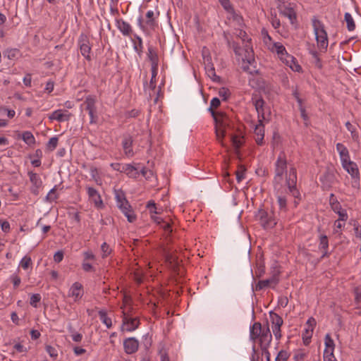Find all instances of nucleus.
<instances>
[{
	"label": "nucleus",
	"mask_w": 361,
	"mask_h": 361,
	"mask_svg": "<svg viewBox=\"0 0 361 361\" xmlns=\"http://www.w3.org/2000/svg\"><path fill=\"white\" fill-rule=\"evenodd\" d=\"M319 180L322 183V187L324 188H331L332 185L337 182L335 170L328 168L320 176Z\"/></svg>",
	"instance_id": "obj_11"
},
{
	"label": "nucleus",
	"mask_w": 361,
	"mask_h": 361,
	"mask_svg": "<svg viewBox=\"0 0 361 361\" xmlns=\"http://www.w3.org/2000/svg\"><path fill=\"white\" fill-rule=\"evenodd\" d=\"M341 164L343 168L353 178H360L359 169L357 165L355 162L349 159L345 163H341Z\"/></svg>",
	"instance_id": "obj_20"
},
{
	"label": "nucleus",
	"mask_w": 361,
	"mask_h": 361,
	"mask_svg": "<svg viewBox=\"0 0 361 361\" xmlns=\"http://www.w3.org/2000/svg\"><path fill=\"white\" fill-rule=\"evenodd\" d=\"M319 250L322 251V258L328 257L330 255L329 252V239L325 234L319 235Z\"/></svg>",
	"instance_id": "obj_25"
},
{
	"label": "nucleus",
	"mask_w": 361,
	"mask_h": 361,
	"mask_svg": "<svg viewBox=\"0 0 361 361\" xmlns=\"http://www.w3.org/2000/svg\"><path fill=\"white\" fill-rule=\"evenodd\" d=\"M152 219L154 222H156L157 224L160 225V226L167 233H171L172 228L169 222L164 221L163 219H161L159 217L154 218L152 216Z\"/></svg>",
	"instance_id": "obj_36"
},
{
	"label": "nucleus",
	"mask_w": 361,
	"mask_h": 361,
	"mask_svg": "<svg viewBox=\"0 0 361 361\" xmlns=\"http://www.w3.org/2000/svg\"><path fill=\"white\" fill-rule=\"evenodd\" d=\"M263 121L261 119H258L259 123L255 126L254 130L255 134V140L257 145H262L263 144L264 137V127L263 125Z\"/></svg>",
	"instance_id": "obj_23"
},
{
	"label": "nucleus",
	"mask_w": 361,
	"mask_h": 361,
	"mask_svg": "<svg viewBox=\"0 0 361 361\" xmlns=\"http://www.w3.org/2000/svg\"><path fill=\"white\" fill-rule=\"evenodd\" d=\"M140 114V111L138 109H132L126 112L125 116L126 118H136Z\"/></svg>",
	"instance_id": "obj_57"
},
{
	"label": "nucleus",
	"mask_w": 361,
	"mask_h": 361,
	"mask_svg": "<svg viewBox=\"0 0 361 361\" xmlns=\"http://www.w3.org/2000/svg\"><path fill=\"white\" fill-rule=\"evenodd\" d=\"M116 26L123 36L130 37L133 34L130 24L122 18L116 19Z\"/></svg>",
	"instance_id": "obj_19"
},
{
	"label": "nucleus",
	"mask_w": 361,
	"mask_h": 361,
	"mask_svg": "<svg viewBox=\"0 0 361 361\" xmlns=\"http://www.w3.org/2000/svg\"><path fill=\"white\" fill-rule=\"evenodd\" d=\"M324 344L326 348L324 350H328L331 351H334L335 348V344L334 340L331 338L329 334H326L324 338Z\"/></svg>",
	"instance_id": "obj_45"
},
{
	"label": "nucleus",
	"mask_w": 361,
	"mask_h": 361,
	"mask_svg": "<svg viewBox=\"0 0 361 361\" xmlns=\"http://www.w3.org/2000/svg\"><path fill=\"white\" fill-rule=\"evenodd\" d=\"M22 139L28 145H32L35 143V138L30 131H24L22 133Z\"/></svg>",
	"instance_id": "obj_37"
},
{
	"label": "nucleus",
	"mask_w": 361,
	"mask_h": 361,
	"mask_svg": "<svg viewBox=\"0 0 361 361\" xmlns=\"http://www.w3.org/2000/svg\"><path fill=\"white\" fill-rule=\"evenodd\" d=\"M101 252L102 257L104 259L111 255V253L112 252V249L106 242H104L101 245Z\"/></svg>",
	"instance_id": "obj_47"
},
{
	"label": "nucleus",
	"mask_w": 361,
	"mask_h": 361,
	"mask_svg": "<svg viewBox=\"0 0 361 361\" xmlns=\"http://www.w3.org/2000/svg\"><path fill=\"white\" fill-rule=\"evenodd\" d=\"M147 55L151 65H159V59L158 53L156 48L152 45L148 44Z\"/></svg>",
	"instance_id": "obj_28"
},
{
	"label": "nucleus",
	"mask_w": 361,
	"mask_h": 361,
	"mask_svg": "<svg viewBox=\"0 0 361 361\" xmlns=\"http://www.w3.org/2000/svg\"><path fill=\"white\" fill-rule=\"evenodd\" d=\"M252 103L255 107V109L257 112L258 119L264 120V101L262 97H252Z\"/></svg>",
	"instance_id": "obj_24"
},
{
	"label": "nucleus",
	"mask_w": 361,
	"mask_h": 361,
	"mask_svg": "<svg viewBox=\"0 0 361 361\" xmlns=\"http://www.w3.org/2000/svg\"><path fill=\"white\" fill-rule=\"evenodd\" d=\"M345 227V222L340 221V220H336L334 224V229L333 233L337 234L341 236L342 233V229Z\"/></svg>",
	"instance_id": "obj_39"
},
{
	"label": "nucleus",
	"mask_w": 361,
	"mask_h": 361,
	"mask_svg": "<svg viewBox=\"0 0 361 361\" xmlns=\"http://www.w3.org/2000/svg\"><path fill=\"white\" fill-rule=\"evenodd\" d=\"M271 50L276 52L281 60L288 54L281 42H274Z\"/></svg>",
	"instance_id": "obj_31"
},
{
	"label": "nucleus",
	"mask_w": 361,
	"mask_h": 361,
	"mask_svg": "<svg viewBox=\"0 0 361 361\" xmlns=\"http://www.w3.org/2000/svg\"><path fill=\"white\" fill-rule=\"evenodd\" d=\"M54 82L51 80H49L46 83L44 92H47L48 94H50L54 90Z\"/></svg>",
	"instance_id": "obj_63"
},
{
	"label": "nucleus",
	"mask_w": 361,
	"mask_h": 361,
	"mask_svg": "<svg viewBox=\"0 0 361 361\" xmlns=\"http://www.w3.org/2000/svg\"><path fill=\"white\" fill-rule=\"evenodd\" d=\"M71 117V114L69 113L67 110L64 109H57L53 111L49 116V118L51 121L56 120L59 122H64L70 120Z\"/></svg>",
	"instance_id": "obj_17"
},
{
	"label": "nucleus",
	"mask_w": 361,
	"mask_h": 361,
	"mask_svg": "<svg viewBox=\"0 0 361 361\" xmlns=\"http://www.w3.org/2000/svg\"><path fill=\"white\" fill-rule=\"evenodd\" d=\"M344 20L346 23L347 29L348 31H354L356 25L354 19L350 13H345L344 15Z\"/></svg>",
	"instance_id": "obj_34"
},
{
	"label": "nucleus",
	"mask_w": 361,
	"mask_h": 361,
	"mask_svg": "<svg viewBox=\"0 0 361 361\" xmlns=\"http://www.w3.org/2000/svg\"><path fill=\"white\" fill-rule=\"evenodd\" d=\"M231 139L233 146L236 149L240 148L243 143V137H242V136L231 135Z\"/></svg>",
	"instance_id": "obj_48"
},
{
	"label": "nucleus",
	"mask_w": 361,
	"mask_h": 361,
	"mask_svg": "<svg viewBox=\"0 0 361 361\" xmlns=\"http://www.w3.org/2000/svg\"><path fill=\"white\" fill-rule=\"evenodd\" d=\"M10 279L13 284L14 288H16L20 284L21 279L16 274H12L10 277Z\"/></svg>",
	"instance_id": "obj_59"
},
{
	"label": "nucleus",
	"mask_w": 361,
	"mask_h": 361,
	"mask_svg": "<svg viewBox=\"0 0 361 361\" xmlns=\"http://www.w3.org/2000/svg\"><path fill=\"white\" fill-rule=\"evenodd\" d=\"M269 318L271 327L281 326L283 324L282 317L274 311L269 312Z\"/></svg>",
	"instance_id": "obj_32"
},
{
	"label": "nucleus",
	"mask_w": 361,
	"mask_h": 361,
	"mask_svg": "<svg viewBox=\"0 0 361 361\" xmlns=\"http://www.w3.org/2000/svg\"><path fill=\"white\" fill-rule=\"evenodd\" d=\"M221 102L219 98L214 97L210 102V107L209 110L215 121V132L216 138L219 142H221L223 137L226 135V128L229 125V119L228 116L223 112L216 113L213 109H216L219 106Z\"/></svg>",
	"instance_id": "obj_2"
},
{
	"label": "nucleus",
	"mask_w": 361,
	"mask_h": 361,
	"mask_svg": "<svg viewBox=\"0 0 361 361\" xmlns=\"http://www.w3.org/2000/svg\"><path fill=\"white\" fill-rule=\"evenodd\" d=\"M280 274V269L276 265L271 267L270 271L271 276L269 279L272 281L274 286H276L279 282Z\"/></svg>",
	"instance_id": "obj_33"
},
{
	"label": "nucleus",
	"mask_w": 361,
	"mask_h": 361,
	"mask_svg": "<svg viewBox=\"0 0 361 361\" xmlns=\"http://www.w3.org/2000/svg\"><path fill=\"white\" fill-rule=\"evenodd\" d=\"M313 330L314 329H305V332L302 334V338L305 345H307L310 342V338L312 336Z\"/></svg>",
	"instance_id": "obj_49"
},
{
	"label": "nucleus",
	"mask_w": 361,
	"mask_h": 361,
	"mask_svg": "<svg viewBox=\"0 0 361 361\" xmlns=\"http://www.w3.org/2000/svg\"><path fill=\"white\" fill-rule=\"evenodd\" d=\"M57 185H55L52 189L49 190L47 195L46 196V200L51 202L56 201L59 198V195L56 193Z\"/></svg>",
	"instance_id": "obj_43"
},
{
	"label": "nucleus",
	"mask_w": 361,
	"mask_h": 361,
	"mask_svg": "<svg viewBox=\"0 0 361 361\" xmlns=\"http://www.w3.org/2000/svg\"><path fill=\"white\" fill-rule=\"evenodd\" d=\"M297 171L295 167H290L288 176H286V184L289 193L295 198H300V193L296 187Z\"/></svg>",
	"instance_id": "obj_7"
},
{
	"label": "nucleus",
	"mask_w": 361,
	"mask_h": 361,
	"mask_svg": "<svg viewBox=\"0 0 361 361\" xmlns=\"http://www.w3.org/2000/svg\"><path fill=\"white\" fill-rule=\"evenodd\" d=\"M221 6L225 10L226 13L230 14L234 20H238L239 16L236 13L233 6L231 3L230 0H218Z\"/></svg>",
	"instance_id": "obj_27"
},
{
	"label": "nucleus",
	"mask_w": 361,
	"mask_h": 361,
	"mask_svg": "<svg viewBox=\"0 0 361 361\" xmlns=\"http://www.w3.org/2000/svg\"><path fill=\"white\" fill-rule=\"evenodd\" d=\"M250 338L253 342H258L262 350V355H264L267 361H271V355L269 348L272 341V334L270 331L269 323L262 326L260 322H255L250 327Z\"/></svg>",
	"instance_id": "obj_1"
},
{
	"label": "nucleus",
	"mask_w": 361,
	"mask_h": 361,
	"mask_svg": "<svg viewBox=\"0 0 361 361\" xmlns=\"http://www.w3.org/2000/svg\"><path fill=\"white\" fill-rule=\"evenodd\" d=\"M324 361H337L334 355V351L329 350V349L324 350Z\"/></svg>",
	"instance_id": "obj_53"
},
{
	"label": "nucleus",
	"mask_w": 361,
	"mask_h": 361,
	"mask_svg": "<svg viewBox=\"0 0 361 361\" xmlns=\"http://www.w3.org/2000/svg\"><path fill=\"white\" fill-rule=\"evenodd\" d=\"M337 214L338 215V219L337 220H340V221L345 222L348 219V215L345 209L341 210L338 212Z\"/></svg>",
	"instance_id": "obj_62"
},
{
	"label": "nucleus",
	"mask_w": 361,
	"mask_h": 361,
	"mask_svg": "<svg viewBox=\"0 0 361 361\" xmlns=\"http://www.w3.org/2000/svg\"><path fill=\"white\" fill-rule=\"evenodd\" d=\"M27 174L30 182L32 184V192L35 195H38L39 189L42 186V180L40 176L32 171H29Z\"/></svg>",
	"instance_id": "obj_18"
},
{
	"label": "nucleus",
	"mask_w": 361,
	"mask_h": 361,
	"mask_svg": "<svg viewBox=\"0 0 361 361\" xmlns=\"http://www.w3.org/2000/svg\"><path fill=\"white\" fill-rule=\"evenodd\" d=\"M355 294V300L357 303H361V284L354 290Z\"/></svg>",
	"instance_id": "obj_64"
},
{
	"label": "nucleus",
	"mask_w": 361,
	"mask_h": 361,
	"mask_svg": "<svg viewBox=\"0 0 361 361\" xmlns=\"http://www.w3.org/2000/svg\"><path fill=\"white\" fill-rule=\"evenodd\" d=\"M142 174L147 180H149L153 176V171L146 167L140 169V174Z\"/></svg>",
	"instance_id": "obj_54"
},
{
	"label": "nucleus",
	"mask_w": 361,
	"mask_h": 361,
	"mask_svg": "<svg viewBox=\"0 0 361 361\" xmlns=\"http://www.w3.org/2000/svg\"><path fill=\"white\" fill-rule=\"evenodd\" d=\"M249 85L256 89H261L264 87V82L262 78H252L249 79Z\"/></svg>",
	"instance_id": "obj_38"
},
{
	"label": "nucleus",
	"mask_w": 361,
	"mask_h": 361,
	"mask_svg": "<svg viewBox=\"0 0 361 361\" xmlns=\"http://www.w3.org/2000/svg\"><path fill=\"white\" fill-rule=\"evenodd\" d=\"M287 171V161L284 152H281L275 163L274 182L279 184L285 172Z\"/></svg>",
	"instance_id": "obj_8"
},
{
	"label": "nucleus",
	"mask_w": 361,
	"mask_h": 361,
	"mask_svg": "<svg viewBox=\"0 0 361 361\" xmlns=\"http://www.w3.org/2000/svg\"><path fill=\"white\" fill-rule=\"evenodd\" d=\"M18 52L19 51L17 49H9L6 50L5 54L9 59H13L17 56Z\"/></svg>",
	"instance_id": "obj_58"
},
{
	"label": "nucleus",
	"mask_w": 361,
	"mask_h": 361,
	"mask_svg": "<svg viewBox=\"0 0 361 361\" xmlns=\"http://www.w3.org/2000/svg\"><path fill=\"white\" fill-rule=\"evenodd\" d=\"M232 47L235 55L241 57L243 71L251 75L257 73L258 71L255 69V67L253 68L250 67L255 63L252 48L247 44H246L245 48H241L235 42L232 44Z\"/></svg>",
	"instance_id": "obj_3"
},
{
	"label": "nucleus",
	"mask_w": 361,
	"mask_h": 361,
	"mask_svg": "<svg viewBox=\"0 0 361 361\" xmlns=\"http://www.w3.org/2000/svg\"><path fill=\"white\" fill-rule=\"evenodd\" d=\"M86 189L89 200L94 204L96 208L102 209L104 205L97 190L90 186H87Z\"/></svg>",
	"instance_id": "obj_12"
},
{
	"label": "nucleus",
	"mask_w": 361,
	"mask_h": 361,
	"mask_svg": "<svg viewBox=\"0 0 361 361\" xmlns=\"http://www.w3.org/2000/svg\"><path fill=\"white\" fill-rule=\"evenodd\" d=\"M336 150L339 154L341 163H345L350 159V154L347 147L342 143L336 144Z\"/></svg>",
	"instance_id": "obj_29"
},
{
	"label": "nucleus",
	"mask_w": 361,
	"mask_h": 361,
	"mask_svg": "<svg viewBox=\"0 0 361 361\" xmlns=\"http://www.w3.org/2000/svg\"><path fill=\"white\" fill-rule=\"evenodd\" d=\"M32 265V259L30 257L25 256L20 262V266L24 269H27Z\"/></svg>",
	"instance_id": "obj_51"
},
{
	"label": "nucleus",
	"mask_w": 361,
	"mask_h": 361,
	"mask_svg": "<svg viewBox=\"0 0 361 361\" xmlns=\"http://www.w3.org/2000/svg\"><path fill=\"white\" fill-rule=\"evenodd\" d=\"M272 281L269 279L265 280H260L257 282L255 286V290H261L268 286H272Z\"/></svg>",
	"instance_id": "obj_44"
},
{
	"label": "nucleus",
	"mask_w": 361,
	"mask_h": 361,
	"mask_svg": "<svg viewBox=\"0 0 361 361\" xmlns=\"http://www.w3.org/2000/svg\"><path fill=\"white\" fill-rule=\"evenodd\" d=\"M82 268L85 272L94 271V267L88 262H85V260L82 261Z\"/></svg>",
	"instance_id": "obj_60"
},
{
	"label": "nucleus",
	"mask_w": 361,
	"mask_h": 361,
	"mask_svg": "<svg viewBox=\"0 0 361 361\" xmlns=\"http://www.w3.org/2000/svg\"><path fill=\"white\" fill-rule=\"evenodd\" d=\"M312 24L318 48L321 50L326 51L329 41L324 23L317 17L314 16L312 19Z\"/></svg>",
	"instance_id": "obj_4"
},
{
	"label": "nucleus",
	"mask_w": 361,
	"mask_h": 361,
	"mask_svg": "<svg viewBox=\"0 0 361 361\" xmlns=\"http://www.w3.org/2000/svg\"><path fill=\"white\" fill-rule=\"evenodd\" d=\"M146 207L149 209V212L151 214V218L152 219V216L154 218H156L157 216H154V214H160V211L157 210V208L156 207V203L153 200H150L147 202Z\"/></svg>",
	"instance_id": "obj_41"
},
{
	"label": "nucleus",
	"mask_w": 361,
	"mask_h": 361,
	"mask_svg": "<svg viewBox=\"0 0 361 361\" xmlns=\"http://www.w3.org/2000/svg\"><path fill=\"white\" fill-rule=\"evenodd\" d=\"M40 300H41V295L39 293H35V294H32L30 297V304L32 307H37V304L40 302Z\"/></svg>",
	"instance_id": "obj_55"
},
{
	"label": "nucleus",
	"mask_w": 361,
	"mask_h": 361,
	"mask_svg": "<svg viewBox=\"0 0 361 361\" xmlns=\"http://www.w3.org/2000/svg\"><path fill=\"white\" fill-rule=\"evenodd\" d=\"M98 314L101 322L106 325V328L110 329L112 326V321L111 319L107 316L106 312L100 310Z\"/></svg>",
	"instance_id": "obj_35"
},
{
	"label": "nucleus",
	"mask_w": 361,
	"mask_h": 361,
	"mask_svg": "<svg viewBox=\"0 0 361 361\" xmlns=\"http://www.w3.org/2000/svg\"><path fill=\"white\" fill-rule=\"evenodd\" d=\"M282 13L290 20L291 23H293V21L296 19L295 13L292 8H286L282 11Z\"/></svg>",
	"instance_id": "obj_46"
},
{
	"label": "nucleus",
	"mask_w": 361,
	"mask_h": 361,
	"mask_svg": "<svg viewBox=\"0 0 361 361\" xmlns=\"http://www.w3.org/2000/svg\"><path fill=\"white\" fill-rule=\"evenodd\" d=\"M277 202L279 204V208L281 211H286L287 208V200L285 195L279 194L277 192Z\"/></svg>",
	"instance_id": "obj_40"
},
{
	"label": "nucleus",
	"mask_w": 361,
	"mask_h": 361,
	"mask_svg": "<svg viewBox=\"0 0 361 361\" xmlns=\"http://www.w3.org/2000/svg\"><path fill=\"white\" fill-rule=\"evenodd\" d=\"M281 61L286 66H289L292 71L298 73L302 71V67L298 64L297 59L293 56L288 54Z\"/></svg>",
	"instance_id": "obj_22"
},
{
	"label": "nucleus",
	"mask_w": 361,
	"mask_h": 361,
	"mask_svg": "<svg viewBox=\"0 0 361 361\" xmlns=\"http://www.w3.org/2000/svg\"><path fill=\"white\" fill-rule=\"evenodd\" d=\"M46 351L49 355V356L54 359H56L58 357L57 350L51 345H47Z\"/></svg>",
	"instance_id": "obj_56"
},
{
	"label": "nucleus",
	"mask_w": 361,
	"mask_h": 361,
	"mask_svg": "<svg viewBox=\"0 0 361 361\" xmlns=\"http://www.w3.org/2000/svg\"><path fill=\"white\" fill-rule=\"evenodd\" d=\"M134 38L135 40L132 39L133 49L139 56H141L143 53L142 39L136 34H134Z\"/></svg>",
	"instance_id": "obj_30"
},
{
	"label": "nucleus",
	"mask_w": 361,
	"mask_h": 361,
	"mask_svg": "<svg viewBox=\"0 0 361 361\" xmlns=\"http://www.w3.org/2000/svg\"><path fill=\"white\" fill-rule=\"evenodd\" d=\"M140 324V321L137 317L132 318L126 315V312L123 311V325L126 326L127 331H133L135 330Z\"/></svg>",
	"instance_id": "obj_16"
},
{
	"label": "nucleus",
	"mask_w": 361,
	"mask_h": 361,
	"mask_svg": "<svg viewBox=\"0 0 361 361\" xmlns=\"http://www.w3.org/2000/svg\"><path fill=\"white\" fill-rule=\"evenodd\" d=\"M122 169V173H126L129 178L136 179L140 176V168L136 167L131 164H123Z\"/></svg>",
	"instance_id": "obj_26"
},
{
	"label": "nucleus",
	"mask_w": 361,
	"mask_h": 361,
	"mask_svg": "<svg viewBox=\"0 0 361 361\" xmlns=\"http://www.w3.org/2000/svg\"><path fill=\"white\" fill-rule=\"evenodd\" d=\"M97 98L94 95L89 94L86 97L82 106H85V109L88 112L90 116V123H97L98 121L97 110L96 106Z\"/></svg>",
	"instance_id": "obj_5"
},
{
	"label": "nucleus",
	"mask_w": 361,
	"mask_h": 361,
	"mask_svg": "<svg viewBox=\"0 0 361 361\" xmlns=\"http://www.w3.org/2000/svg\"><path fill=\"white\" fill-rule=\"evenodd\" d=\"M59 139L57 137H52L49 139L47 144V149L49 151H54L58 145Z\"/></svg>",
	"instance_id": "obj_50"
},
{
	"label": "nucleus",
	"mask_w": 361,
	"mask_h": 361,
	"mask_svg": "<svg viewBox=\"0 0 361 361\" xmlns=\"http://www.w3.org/2000/svg\"><path fill=\"white\" fill-rule=\"evenodd\" d=\"M78 46L82 56L87 61H91L92 44L88 36L85 33H81L78 39Z\"/></svg>",
	"instance_id": "obj_9"
},
{
	"label": "nucleus",
	"mask_w": 361,
	"mask_h": 361,
	"mask_svg": "<svg viewBox=\"0 0 361 361\" xmlns=\"http://www.w3.org/2000/svg\"><path fill=\"white\" fill-rule=\"evenodd\" d=\"M255 217L259 221L262 226L266 229L271 228L276 224V219L273 214L268 213L264 209H259Z\"/></svg>",
	"instance_id": "obj_10"
},
{
	"label": "nucleus",
	"mask_w": 361,
	"mask_h": 361,
	"mask_svg": "<svg viewBox=\"0 0 361 361\" xmlns=\"http://www.w3.org/2000/svg\"><path fill=\"white\" fill-rule=\"evenodd\" d=\"M123 347L127 354H133L138 350V341L133 337L126 338L123 341Z\"/></svg>",
	"instance_id": "obj_21"
},
{
	"label": "nucleus",
	"mask_w": 361,
	"mask_h": 361,
	"mask_svg": "<svg viewBox=\"0 0 361 361\" xmlns=\"http://www.w3.org/2000/svg\"><path fill=\"white\" fill-rule=\"evenodd\" d=\"M117 207L125 215L130 223H133L136 220L137 216L133 210L132 207L128 200L122 202V203L117 205Z\"/></svg>",
	"instance_id": "obj_13"
},
{
	"label": "nucleus",
	"mask_w": 361,
	"mask_h": 361,
	"mask_svg": "<svg viewBox=\"0 0 361 361\" xmlns=\"http://www.w3.org/2000/svg\"><path fill=\"white\" fill-rule=\"evenodd\" d=\"M289 356L290 355L287 351L281 350L278 353L276 357L281 361H287Z\"/></svg>",
	"instance_id": "obj_61"
},
{
	"label": "nucleus",
	"mask_w": 361,
	"mask_h": 361,
	"mask_svg": "<svg viewBox=\"0 0 361 361\" xmlns=\"http://www.w3.org/2000/svg\"><path fill=\"white\" fill-rule=\"evenodd\" d=\"M133 139L131 135H124L122 140V147L127 157H133L135 154L133 149Z\"/></svg>",
	"instance_id": "obj_15"
},
{
	"label": "nucleus",
	"mask_w": 361,
	"mask_h": 361,
	"mask_svg": "<svg viewBox=\"0 0 361 361\" xmlns=\"http://www.w3.org/2000/svg\"><path fill=\"white\" fill-rule=\"evenodd\" d=\"M114 195H115L116 206L118 205L119 204L122 203V202L127 200L126 194L122 190H115Z\"/></svg>",
	"instance_id": "obj_42"
},
{
	"label": "nucleus",
	"mask_w": 361,
	"mask_h": 361,
	"mask_svg": "<svg viewBox=\"0 0 361 361\" xmlns=\"http://www.w3.org/2000/svg\"><path fill=\"white\" fill-rule=\"evenodd\" d=\"M159 16V11L155 13L153 11H148L146 13L145 25H144L142 18L140 16L137 19V25L143 32H146L147 28L154 30L158 25L157 19Z\"/></svg>",
	"instance_id": "obj_6"
},
{
	"label": "nucleus",
	"mask_w": 361,
	"mask_h": 361,
	"mask_svg": "<svg viewBox=\"0 0 361 361\" xmlns=\"http://www.w3.org/2000/svg\"><path fill=\"white\" fill-rule=\"evenodd\" d=\"M310 54L312 56L314 59V65L319 69L322 68V63L319 57L318 53L317 51L312 50L310 51Z\"/></svg>",
	"instance_id": "obj_52"
},
{
	"label": "nucleus",
	"mask_w": 361,
	"mask_h": 361,
	"mask_svg": "<svg viewBox=\"0 0 361 361\" xmlns=\"http://www.w3.org/2000/svg\"><path fill=\"white\" fill-rule=\"evenodd\" d=\"M83 286L79 282H75L69 288L68 296L72 298L74 302L80 300L83 295Z\"/></svg>",
	"instance_id": "obj_14"
}]
</instances>
